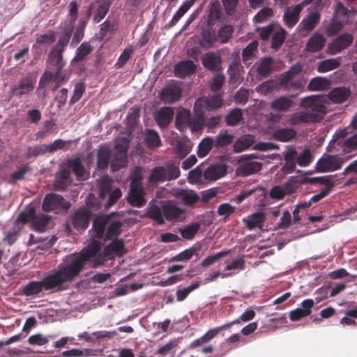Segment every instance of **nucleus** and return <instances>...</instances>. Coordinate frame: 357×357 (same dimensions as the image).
<instances>
[{
	"instance_id": "1",
	"label": "nucleus",
	"mask_w": 357,
	"mask_h": 357,
	"mask_svg": "<svg viewBox=\"0 0 357 357\" xmlns=\"http://www.w3.org/2000/svg\"><path fill=\"white\" fill-rule=\"evenodd\" d=\"M77 260L69 256L66 261L60 264L50 273L38 281H31L23 287L22 292L26 296H34L43 290L57 292L67 289L68 285L79 275Z\"/></svg>"
},
{
	"instance_id": "2",
	"label": "nucleus",
	"mask_w": 357,
	"mask_h": 357,
	"mask_svg": "<svg viewBox=\"0 0 357 357\" xmlns=\"http://www.w3.org/2000/svg\"><path fill=\"white\" fill-rule=\"evenodd\" d=\"M103 245H89L83 248L78 254H72L70 257L72 260L76 259L79 266V274L87 262H92L94 266H98L103 264L108 259H112L116 255L121 257L126 252L124 240L123 238H116L105 245L103 249Z\"/></svg>"
},
{
	"instance_id": "3",
	"label": "nucleus",
	"mask_w": 357,
	"mask_h": 357,
	"mask_svg": "<svg viewBox=\"0 0 357 357\" xmlns=\"http://www.w3.org/2000/svg\"><path fill=\"white\" fill-rule=\"evenodd\" d=\"M185 210L178 207L173 201H162L160 206L151 205L146 210L144 217L149 218L159 225L165 222V219L168 221H183L185 219Z\"/></svg>"
},
{
	"instance_id": "4",
	"label": "nucleus",
	"mask_w": 357,
	"mask_h": 357,
	"mask_svg": "<svg viewBox=\"0 0 357 357\" xmlns=\"http://www.w3.org/2000/svg\"><path fill=\"white\" fill-rule=\"evenodd\" d=\"M121 195L120 188L112 189L111 184L102 183L99 188L98 197L89 194L86 198V205L97 208L103 206L105 209H108L116 203Z\"/></svg>"
},
{
	"instance_id": "5",
	"label": "nucleus",
	"mask_w": 357,
	"mask_h": 357,
	"mask_svg": "<svg viewBox=\"0 0 357 357\" xmlns=\"http://www.w3.org/2000/svg\"><path fill=\"white\" fill-rule=\"evenodd\" d=\"M131 178L130 187L126 199L130 206L141 208L146 204V199L145 198V191L139 183L141 174L138 167L131 174Z\"/></svg>"
},
{
	"instance_id": "6",
	"label": "nucleus",
	"mask_w": 357,
	"mask_h": 357,
	"mask_svg": "<svg viewBox=\"0 0 357 357\" xmlns=\"http://www.w3.org/2000/svg\"><path fill=\"white\" fill-rule=\"evenodd\" d=\"M179 176L180 169L178 167L170 162L166 166L153 167L150 172L148 181L150 185H156L161 182L175 180Z\"/></svg>"
},
{
	"instance_id": "7",
	"label": "nucleus",
	"mask_w": 357,
	"mask_h": 357,
	"mask_svg": "<svg viewBox=\"0 0 357 357\" xmlns=\"http://www.w3.org/2000/svg\"><path fill=\"white\" fill-rule=\"evenodd\" d=\"M71 206V203L64 197L54 192H50L45 195L42 208L45 212L53 211L56 214L66 213Z\"/></svg>"
},
{
	"instance_id": "8",
	"label": "nucleus",
	"mask_w": 357,
	"mask_h": 357,
	"mask_svg": "<svg viewBox=\"0 0 357 357\" xmlns=\"http://www.w3.org/2000/svg\"><path fill=\"white\" fill-rule=\"evenodd\" d=\"M115 213L116 212H112L107 215H98L93 219L89 234L94 243L104 245L106 242L105 234L111 218Z\"/></svg>"
},
{
	"instance_id": "9",
	"label": "nucleus",
	"mask_w": 357,
	"mask_h": 357,
	"mask_svg": "<svg viewBox=\"0 0 357 357\" xmlns=\"http://www.w3.org/2000/svg\"><path fill=\"white\" fill-rule=\"evenodd\" d=\"M92 212L85 206L77 208L66 221L65 227L68 232L71 231V227L77 231L85 230L89 225Z\"/></svg>"
},
{
	"instance_id": "10",
	"label": "nucleus",
	"mask_w": 357,
	"mask_h": 357,
	"mask_svg": "<svg viewBox=\"0 0 357 357\" xmlns=\"http://www.w3.org/2000/svg\"><path fill=\"white\" fill-rule=\"evenodd\" d=\"M345 160L337 155L325 154L318 160L315 169L319 173L334 172L340 169Z\"/></svg>"
},
{
	"instance_id": "11",
	"label": "nucleus",
	"mask_w": 357,
	"mask_h": 357,
	"mask_svg": "<svg viewBox=\"0 0 357 357\" xmlns=\"http://www.w3.org/2000/svg\"><path fill=\"white\" fill-rule=\"evenodd\" d=\"M201 98L196 100L194 105L193 115L190 114V129L192 132H199L205 126V114L200 104Z\"/></svg>"
},
{
	"instance_id": "12",
	"label": "nucleus",
	"mask_w": 357,
	"mask_h": 357,
	"mask_svg": "<svg viewBox=\"0 0 357 357\" xmlns=\"http://www.w3.org/2000/svg\"><path fill=\"white\" fill-rule=\"evenodd\" d=\"M354 40V36L351 33H343L328 44L326 53L334 55L341 52L347 48Z\"/></svg>"
},
{
	"instance_id": "13",
	"label": "nucleus",
	"mask_w": 357,
	"mask_h": 357,
	"mask_svg": "<svg viewBox=\"0 0 357 357\" xmlns=\"http://www.w3.org/2000/svg\"><path fill=\"white\" fill-rule=\"evenodd\" d=\"M285 163L281 167V172L284 174H289L296 170L298 159V152L293 145H287L282 152Z\"/></svg>"
},
{
	"instance_id": "14",
	"label": "nucleus",
	"mask_w": 357,
	"mask_h": 357,
	"mask_svg": "<svg viewBox=\"0 0 357 357\" xmlns=\"http://www.w3.org/2000/svg\"><path fill=\"white\" fill-rule=\"evenodd\" d=\"M159 98L165 103H173L178 101L182 95L181 87L174 83L167 84L159 91Z\"/></svg>"
},
{
	"instance_id": "15",
	"label": "nucleus",
	"mask_w": 357,
	"mask_h": 357,
	"mask_svg": "<svg viewBox=\"0 0 357 357\" xmlns=\"http://www.w3.org/2000/svg\"><path fill=\"white\" fill-rule=\"evenodd\" d=\"M314 97V96H310L304 98V105L310 109L308 112L312 119V123H315L322 119L326 110L325 106L321 103L316 102Z\"/></svg>"
},
{
	"instance_id": "16",
	"label": "nucleus",
	"mask_w": 357,
	"mask_h": 357,
	"mask_svg": "<svg viewBox=\"0 0 357 357\" xmlns=\"http://www.w3.org/2000/svg\"><path fill=\"white\" fill-rule=\"evenodd\" d=\"M200 33L199 45L203 48H212L218 41V36L213 26H209L207 23L202 28Z\"/></svg>"
},
{
	"instance_id": "17",
	"label": "nucleus",
	"mask_w": 357,
	"mask_h": 357,
	"mask_svg": "<svg viewBox=\"0 0 357 357\" xmlns=\"http://www.w3.org/2000/svg\"><path fill=\"white\" fill-rule=\"evenodd\" d=\"M112 151L106 144L98 146L96 150V168L99 170L105 169L111 164Z\"/></svg>"
},
{
	"instance_id": "18",
	"label": "nucleus",
	"mask_w": 357,
	"mask_h": 357,
	"mask_svg": "<svg viewBox=\"0 0 357 357\" xmlns=\"http://www.w3.org/2000/svg\"><path fill=\"white\" fill-rule=\"evenodd\" d=\"M66 169H69L77 177V180H85L87 178L86 172L80 157H74L66 161Z\"/></svg>"
},
{
	"instance_id": "19",
	"label": "nucleus",
	"mask_w": 357,
	"mask_h": 357,
	"mask_svg": "<svg viewBox=\"0 0 357 357\" xmlns=\"http://www.w3.org/2000/svg\"><path fill=\"white\" fill-rule=\"evenodd\" d=\"M174 110L171 107H160L154 114V119L160 128H166L172 122Z\"/></svg>"
},
{
	"instance_id": "20",
	"label": "nucleus",
	"mask_w": 357,
	"mask_h": 357,
	"mask_svg": "<svg viewBox=\"0 0 357 357\" xmlns=\"http://www.w3.org/2000/svg\"><path fill=\"white\" fill-rule=\"evenodd\" d=\"M255 142V137L251 134H244L238 137L235 141L234 140L232 150L235 153L250 149Z\"/></svg>"
},
{
	"instance_id": "21",
	"label": "nucleus",
	"mask_w": 357,
	"mask_h": 357,
	"mask_svg": "<svg viewBox=\"0 0 357 357\" xmlns=\"http://www.w3.org/2000/svg\"><path fill=\"white\" fill-rule=\"evenodd\" d=\"M227 165L222 163L211 165L203 172L204 179L216 181L226 175Z\"/></svg>"
},
{
	"instance_id": "22",
	"label": "nucleus",
	"mask_w": 357,
	"mask_h": 357,
	"mask_svg": "<svg viewBox=\"0 0 357 357\" xmlns=\"http://www.w3.org/2000/svg\"><path fill=\"white\" fill-rule=\"evenodd\" d=\"M197 66L191 60H183L177 63L174 68V73L176 77L184 78L195 73Z\"/></svg>"
},
{
	"instance_id": "23",
	"label": "nucleus",
	"mask_w": 357,
	"mask_h": 357,
	"mask_svg": "<svg viewBox=\"0 0 357 357\" xmlns=\"http://www.w3.org/2000/svg\"><path fill=\"white\" fill-rule=\"evenodd\" d=\"M174 196L186 206H193L199 200L197 193L189 189H178L175 192Z\"/></svg>"
},
{
	"instance_id": "24",
	"label": "nucleus",
	"mask_w": 357,
	"mask_h": 357,
	"mask_svg": "<svg viewBox=\"0 0 357 357\" xmlns=\"http://www.w3.org/2000/svg\"><path fill=\"white\" fill-rule=\"evenodd\" d=\"M240 166L236 169L238 175L247 176L259 172L262 168L261 162L252 160L237 162Z\"/></svg>"
},
{
	"instance_id": "25",
	"label": "nucleus",
	"mask_w": 357,
	"mask_h": 357,
	"mask_svg": "<svg viewBox=\"0 0 357 357\" xmlns=\"http://www.w3.org/2000/svg\"><path fill=\"white\" fill-rule=\"evenodd\" d=\"M228 328V324H223L220 326H218L208 330L204 335H203L199 338L195 340L192 341L188 348L189 349H195L199 346H202L204 344L208 342L213 338H214L220 331Z\"/></svg>"
},
{
	"instance_id": "26",
	"label": "nucleus",
	"mask_w": 357,
	"mask_h": 357,
	"mask_svg": "<svg viewBox=\"0 0 357 357\" xmlns=\"http://www.w3.org/2000/svg\"><path fill=\"white\" fill-rule=\"evenodd\" d=\"M221 62L220 56L214 52H206L202 59L203 66L213 72L219 70Z\"/></svg>"
},
{
	"instance_id": "27",
	"label": "nucleus",
	"mask_w": 357,
	"mask_h": 357,
	"mask_svg": "<svg viewBox=\"0 0 357 357\" xmlns=\"http://www.w3.org/2000/svg\"><path fill=\"white\" fill-rule=\"evenodd\" d=\"M265 216L266 213L264 212L257 211L243 218V222L245 224L246 227L249 230H252L255 228L262 229Z\"/></svg>"
},
{
	"instance_id": "28",
	"label": "nucleus",
	"mask_w": 357,
	"mask_h": 357,
	"mask_svg": "<svg viewBox=\"0 0 357 357\" xmlns=\"http://www.w3.org/2000/svg\"><path fill=\"white\" fill-rule=\"evenodd\" d=\"M222 10L218 0H213L208 6L206 21L209 26H214L215 22L221 18Z\"/></svg>"
},
{
	"instance_id": "29",
	"label": "nucleus",
	"mask_w": 357,
	"mask_h": 357,
	"mask_svg": "<svg viewBox=\"0 0 357 357\" xmlns=\"http://www.w3.org/2000/svg\"><path fill=\"white\" fill-rule=\"evenodd\" d=\"M74 29L75 27L73 24H68L67 25H66L62 29L60 37L56 45L53 47V48L59 50H62V52H63L69 43V40L72 36Z\"/></svg>"
},
{
	"instance_id": "30",
	"label": "nucleus",
	"mask_w": 357,
	"mask_h": 357,
	"mask_svg": "<svg viewBox=\"0 0 357 357\" xmlns=\"http://www.w3.org/2000/svg\"><path fill=\"white\" fill-rule=\"evenodd\" d=\"M33 89V82L29 78H23L20 80L18 84L12 88V93L14 96L22 97L29 93Z\"/></svg>"
},
{
	"instance_id": "31",
	"label": "nucleus",
	"mask_w": 357,
	"mask_h": 357,
	"mask_svg": "<svg viewBox=\"0 0 357 357\" xmlns=\"http://www.w3.org/2000/svg\"><path fill=\"white\" fill-rule=\"evenodd\" d=\"M296 96V94L280 96L271 102V107L278 112H286L293 105L292 98Z\"/></svg>"
},
{
	"instance_id": "32",
	"label": "nucleus",
	"mask_w": 357,
	"mask_h": 357,
	"mask_svg": "<svg viewBox=\"0 0 357 357\" xmlns=\"http://www.w3.org/2000/svg\"><path fill=\"white\" fill-rule=\"evenodd\" d=\"M201 98L200 104L202 105V107H205L208 111L218 109L223 105V99L220 93L210 95Z\"/></svg>"
},
{
	"instance_id": "33",
	"label": "nucleus",
	"mask_w": 357,
	"mask_h": 357,
	"mask_svg": "<svg viewBox=\"0 0 357 357\" xmlns=\"http://www.w3.org/2000/svg\"><path fill=\"white\" fill-rule=\"evenodd\" d=\"M71 181L72 179L69 169H62L56 174L54 188L56 190H65Z\"/></svg>"
},
{
	"instance_id": "34",
	"label": "nucleus",
	"mask_w": 357,
	"mask_h": 357,
	"mask_svg": "<svg viewBox=\"0 0 357 357\" xmlns=\"http://www.w3.org/2000/svg\"><path fill=\"white\" fill-rule=\"evenodd\" d=\"M51 217L47 214H36L31 218V228L33 230L42 233L45 231L47 225L50 222Z\"/></svg>"
},
{
	"instance_id": "35",
	"label": "nucleus",
	"mask_w": 357,
	"mask_h": 357,
	"mask_svg": "<svg viewBox=\"0 0 357 357\" xmlns=\"http://www.w3.org/2000/svg\"><path fill=\"white\" fill-rule=\"evenodd\" d=\"M296 131L292 128H278L273 132V138L277 141L287 142L296 136Z\"/></svg>"
},
{
	"instance_id": "36",
	"label": "nucleus",
	"mask_w": 357,
	"mask_h": 357,
	"mask_svg": "<svg viewBox=\"0 0 357 357\" xmlns=\"http://www.w3.org/2000/svg\"><path fill=\"white\" fill-rule=\"evenodd\" d=\"M234 135L227 130H221L214 138L215 148L220 149L233 144Z\"/></svg>"
},
{
	"instance_id": "37",
	"label": "nucleus",
	"mask_w": 357,
	"mask_h": 357,
	"mask_svg": "<svg viewBox=\"0 0 357 357\" xmlns=\"http://www.w3.org/2000/svg\"><path fill=\"white\" fill-rule=\"evenodd\" d=\"M128 154L112 152L110 164L111 171L115 172L126 167L128 165Z\"/></svg>"
},
{
	"instance_id": "38",
	"label": "nucleus",
	"mask_w": 357,
	"mask_h": 357,
	"mask_svg": "<svg viewBox=\"0 0 357 357\" xmlns=\"http://www.w3.org/2000/svg\"><path fill=\"white\" fill-rule=\"evenodd\" d=\"M325 38L320 33H314L307 41L305 50L310 52H316L322 49L325 44Z\"/></svg>"
},
{
	"instance_id": "39",
	"label": "nucleus",
	"mask_w": 357,
	"mask_h": 357,
	"mask_svg": "<svg viewBox=\"0 0 357 357\" xmlns=\"http://www.w3.org/2000/svg\"><path fill=\"white\" fill-rule=\"evenodd\" d=\"M351 94L349 89L345 87H337L328 93V98L333 102L342 103L346 100Z\"/></svg>"
},
{
	"instance_id": "40",
	"label": "nucleus",
	"mask_w": 357,
	"mask_h": 357,
	"mask_svg": "<svg viewBox=\"0 0 357 357\" xmlns=\"http://www.w3.org/2000/svg\"><path fill=\"white\" fill-rule=\"evenodd\" d=\"M320 15L317 11L310 13L306 17L303 18L298 24V27L301 30L311 31L319 22Z\"/></svg>"
},
{
	"instance_id": "41",
	"label": "nucleus",
	"mask_w": 357,
	"mask_h": 357,
	"mask_svg": "<svg viewBox=\"0 0 357 357\" xmlns=\"http://www.w3.org/2000/svg\"><path fill=\"white\" fill-rule=\"evenodd\" d=\"M141 108L135 105L132 107L126 116V127L128 131L133 132L138 123L140 117Z\"/></svg>"
},
{
	"instance_id": "42",
	"label": "nucleus",
	"mask_w": 357,
	"mask_h": 357,
	"mask_svg": "<svg viewBox=\"0 0 357 357\" xmlns=\"http://www.w3.org/2000/svg\"><path fill=\"white\" fill-rule=\"evenodd\" d=\"M144 142L148 148L154 149L161 145V139L156 130L153 129H146Z\"/></svg>"
},
{
	"instance_id": "43",
	"label": "nucleus",
	"mask_w": 357,
	"mask_h": 357,
	"mask_svg": "<svg viewBox=\"0 0 357 357\" xmlns=\"http://www.w3.org/2000/svg\"><path fill=\"white\" fill-rule=\"evenodd\" d=\"M213 147H215L214 138L211 136L204 137L198 144L197 155L199 158L206 157Z\"/></svg>"
},
{
	"instance_id": "44",
	"label": "nucleus",
	"mask_w": 357,
	"mask_h": 357,
	"mask_svg": "<svg viewBox=\"0 0 357 357\" xmlns=\"http://www.w3.org/2000/svg\"><path fill=\"white\" fill-rule=\"evenodd\" d=\"M200 227V222H193L183 227L178 228V231L181 234L183 238L186 240H191L199 231Z\"/></svg>"
},
{
	"instance_id": "45",
	"label": "nucleus",
	"mask_w": 357,
	"mask_h": 357,
	"mask_svg": "<svg viewBox=\"0 0 357 357\" xmlns=\"http://www.w3.org/2000/svg\"><path fill=\"white\" fill-rule=\"evenodd\" d=\"M190 112L188 109H181L178 111L175 117V126L180 131L183 130L187 126L190 128Z\"/></svg>"
},
{
	"instance_id": "46",
	"label": "nucleus",
	"mask_w": 357,
	"mask_h": 357,
	"mask_svg": "<svg viewBox=\"0 0 357 357\" xmlns=\"http://www.w3.org/2000/svg\"><path fill=\"white\" fill-rule=\"evenodd\" d=\"M273 59L270 56L263 57L261 59L259 65L257 68V74L264 78L268 77L273 71Z\"/></svg>"
},
{
	"instance_id": "47",
	"label": "nucleus",
	"mask_w": 357,
	"mask_h": 357,
	"mask_svg": "<svg viewBox=\"0 0 357 357\" xmlns=\"http://www.w3.org/2000/svg\"><path fill=\"white\" fill-rule=\"evenodd\" d=\"M330 84V80L328 78L317 76L310 80L307 89L310 91H318L328 88Z\"/></svg>"
},
{
	"instance_id": "48",
	"label": "nucleus",
	"mask_w": 357,
	"mask_h": 357,
	"mask_svg": "<svg viewBox=\"0 0 357 357\" xmlns=\"http://www.w3.org/2000/svg\"><path fill=\"white\" fill-rule=\"evenodd\" d=\"M303 70V66L300 63H296L287 70L280 79V84H285L299 75Z\"/></svg>"
},
{
	"instance_id": "49",
	"label": "nucleus",
	"mask_w": 357,
	"mask_h": 357,
	"mask_svg": "<svg viewBox=\"0 0 357 357\" xmlns=\"http://www.w3.org/2000/svg\"><path fill=\"white\" fill-rule=\"evenodd\" d=\"M341 65L340 58H331L321 61L318 63L319 73H326L339 68Z\"/></svg>"
},
{
	"instance_id": "50",
	"label": "nucleus",
	"mask_w": 357,
	"mask_h": 357,
	"mask_svg": "<svg viewBox=\"0 0 357 357\" xmlns=\"http://www.w3.org/2000/svg\"><path fill=\"white\" fill-rule=\"evenodd\" d=\"M335 175H326L315 177H303L301 183L305 184H314L320 183L321 185H325L324 188H327L330 185H333V188L335 186V182L331 179Z\"/></svg>"
},
{
	"instance_id": "51",
	"label": "nucleus",
	"mask_w": 357,
	"mask_h": 357,
	"mask_svg": "<svg viewBox=\"0 0 357 357\" xmlns=\"http://www.w3.org/2000/svg\"><path fill=\"white\" fill-rule=\"evenodd\" d=\"M296 6L292 9L287 8L283 15V20L288 27H293L299 20V10L296 9Z\"/></svg>"
},
{
	"instance_id": "52",
	"label": "nucleus",
	"mask_w": 357,
	"mask_h": 357,
	"mask_svg": "<svg viewBox=\"0 0 357 357\" xmlns=\"http://www.w3.org/2000/svg\"><path fill=\"white\" fill-rule=\"evenodd\" d=\"M243 119L242 109L238 107L231 109L225 117V122L229 126L238 125Z\"/></svg>"
},
{
	"instance_id": "53",
	"label": "nucleus",
	"mask_w": 357,
	"mask_h": 357,
	"mask_svg": "<svg viewBox=\"0 0 357 357\" xmlns=\"http://www.w3.org/2000/svg\"><path fill=\"white\" fill-rule=\"evenodd\" d=\"M122 227L123 223L121 220L110 221L105 234L106 241L111 239L113 236L119 235L122 231Z\"/></svg>"
},
{
	"instance_id": "54",
	"label": "nucleus",
	"mask_w": 357,
	"mask_h": 357,
	"mask_svg": "<svg viewBox=\"0 0 357 357\" xmlns=\"http://www.w3.org/2000/svg\"><path fill=\"white\" fill-rule=\"evenodd\" d=\"M233 32L234 28L231 25H223L218 29V33H216L218 41L219 40L221 44L227 43L231 38Z\"/></svg>"
},
{
	"instance_id": "55",
	"label": "nucleus",
	"mask_w": 357,
	"mask_h": 357,
	"mask_svg": "<svg viewBox=\"0 0 357 357\" xmlns=\"http://www.w3.org/2000/svg\"><path fill=\"white\" fill-rule=\"evenodd\" d=\"M312 122L310 113L306 111H301L300 112H295L292 114L289 119L291 125L296 126L302 123H307Z\"/></svg>"
},
{
	"instance_id": "56",
	"label": "nucleus",
	"mask_w": 357,
	"mask_h": 357,
	"mask_svg": "<svg viewBox=\"0 0 357 357\" xmlns=\"http://www.w3.org/2000/svg\"><path fill=\"white\" fill-rule=\"evenodd\" d=\"M92 50V47L89 42H83L77 48L75 56L73 59L72 61L75 60L83 61L89 54H91Z\"/></svg>"
},
{
	"instance_id": "57",
	"label": "nucleus",
	"mask_w": 357,
	"mask_h": 357,
	"mask_svg": "<svg viewBox=\"0 0 357 357\" xmlns=\"http://www.w3.org/2000/svg\"><path fill=\"white\" fill-rule=\"evenodd\" d=\"M287 36V31L282 27H280L279 30L275 31L271 40V48L278 50L283 44Z\"/></svg>"
},
{
	"instance_id": "58",
	"label": "nucleus",
	"mask_w": 357,
	"mask_h": 357,
	"mask_svg": "<svg viewBox=\"0 0 357 357\" xmlns=\"http://www.w3.org/2000/svg\"><path fill=\"white\" fill-rule=\"evenodd\" d=\"M66 62L63 59L62 50L52 48L49 53L47 63L49 66H55Z\"/></svg>"
},
{
	"instance_id": "59",
	"label": "nucleus",
	"mask_w": 357,
	"mask_h": 357,
	"mask_svg": "<svg viewBox=\"0 0 357 357\" xmlns=\"http://www.w3.org/2000/svg\"><path fill=\"white\" fill-rule=\"evenodd\" d=\"M111 6V1L106 0L100 3L93 17V22L99 23L107 14Z\"/></svg>"
},
{
	"instance_id": "60",
	"label": "nucleus",
	"mask_w": 357,
	"mask_h": 357,
	"mask_svg": "<svg viewBox=\"0 0 357 357\" xmlns=\"http://www.w3.org/2000/svg\"><path fill=\"white\" fill-rule=\"evenodd\" d=\"M47 153H49L47 144H43L33 146H29L26 151V157L36 158L40 155H44Z\"/></svg>"
},
{
	"instance_id": "61",
	"label": "nucleus",
	"mask_w": 357,
	"mask_h": 357,
	"mask_svg": "<svg viewBox=\"0 0 357 357\" xmlns=\"http://www.w3.org/2000/svg\"><path fill=\"white\" fill-rule=\"evenodd\" d=\"M343 154H349L357 149V132L344 140L342 144Z\"/></svg>"
},
{
	"instance_id": "62",
	"label": "nucleus",
	"mask_w": 357,
	"mask_h": 357,
	"mask_svg": "<svg viewBox=\"0 0 357 357\" xmlns=\"http://www.w3.org/2000/svg\"><path fill=\"white\" fill-rule=\"evenodd\" d=\"M129 146L130 140L128 137H118L115 140L114 150L112 152L128 154Z\"/></svg>"
},
{
	"instance_id": "63",
	"label": "nucleus",
	"mask_w": 357,
	"mask_h": 357,
	"mask_svg": "<svg viewBox=\"0 0 357 357\" xmlns=\"http://www.w3.org/2000/svg\"><path fill=\"white\" fill-rule=\"evenodd\" d=\"M30 166L28 164L21 165L16 171L10 174L9 176V182L15 183L18 181L22 180L24 175L29 172Z\"/></svg>"
},
{
	"instance_id": "64",
	"label": "nucleus",
	"mask_w": 357,
	"mask_h": 357,
	"mask_svg": "<svg viewBox=\"0 0 357 357\" xmlns=\"http://www.w3.org/2000/svg\"><path fill=\"white\" fill-rule=\"evenodd\" d=\"M258 43L253 40L249 43L242 51V60L246 63L254 56V52L257 50Z\"/></svg>"
}]
</instances>
